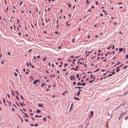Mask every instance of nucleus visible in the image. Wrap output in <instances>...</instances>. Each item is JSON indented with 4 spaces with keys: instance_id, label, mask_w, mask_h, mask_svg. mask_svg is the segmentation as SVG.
<instances>
[{
    "instance_id": "nucleus-1",
    "label": "nucleus",
    "mask_w": 128,
    "mask_h": 128,
    "mask_svg": "<svg viewBox=\"0 0 128 128\" xmlns=\"http://www.w3.org/2000/svg\"><path fill=\"white\" fill-rule=\"evenodd\" d=\"M90 113L91 114V116H90V117L91 118H92L93 115L94 113L93 111H92L90 112Z\"/></svg>"
},
{
    "instance_id": "nucleus-2",
    "label": "nucleus",
    "mask_w": 128,
    "mask_h": 128,
    "mask_svg": "<svg viewBox=\"0 0 128 128\" xmlns=\"http://www.w3.org/2000/svg\"><path fill=\"white\" fill-rule=\"evenodd\" d=\"M38 106L40 107H42V108H44V106H43L42 104H38Z\"/></svg>"
},
{
    "instance_id": "nucleus-3",
    "label": "nucleus",
    "mask_w": 128,
    "mask_h": 128,
    "mask_svg": "<svg viewBox=\"0 0 128 128\" xmlns=\"http://www.w3.org/2000/svg\"><path fill=\"white\" fill-rule=\"evenodd\" d=\"M74 76H71L70 77V80H72L73 79L72 78H74Z\"/></svg>"
},
{
    "instance_id": "nucleus-4",
    "label": "nucleus",
    "mask_w": 128,
    "mask_h": 128,
    "mask_svg": "<svg viewBox=\"0 0 128 128\" xmlns=\"http://www.w3.org/2000/svg\"><path fill=\"white\" fill-rule=\"evenodd\" d=\"M71 70H74L75 71H77L78 70V69L76 68H71Z\"/></svg>"
},
{
    "instance_id": "nucleus-5",
    "label": "nucleus",
    "mask_w": 128,
    "mask_h": 128,
    "mask_svg": "<svg viewBox=\"0 0 128 128\" xmlns=\"http://www.w3.org/2000/svg\"><path fill=\"white\" fill-rule=\"evenodd\" d=\"M78 88V89H80V88H82V87H75L74 88Z\"/></svg>"
},
{
    "instance_id": "nucleus-6",
    "label": "nucleus",
    "mask_w": 128,
    "mask_h": 128,
    "mask_svg": "<svg viewBox=\"0 0 128 128\" xmlns=\"http://www.w3.org/2000/svg\"><path fill=\"white\" fill-rule=\"evenodd\" d=\"M36 81V80H35L33 82V84H36L37 83Z\"/></svg>"
},
{
    "instance_id": "nucleus-7",
    "label": "nucleus",
    "mask_w": 128,
    "mask_h": 128,
    "mask_svg": "<svg viewBox=\"0 0 128 128\" xmlns=\"http://www.w3.org/2000/svg\"><path fill=\"white\" fill-rule=\"evenodd\" d=\"M80 85L81 86L82 85V83H80V82H78V86Z\"/></svg>"
},
{
    "instance_id": "nucleus-8",
    "label": "nucleus",
    "mask_w": 128,
    "mask_h": 128,
    "mask_svg": "<svg viewBox=\"0 0 128 128\" xmlns=\"http://www.w3.org/2000/svg\"><path fill=\"white\" fill-rule=\"evenodd\" d=\"M123 50V48H120L119 49V52L122 51Z\"/></svg>"
},
{
    "instance_id": "nucleus-9",
    "label": "nucleus",
    "mask_w": 128,
    "mask_h": 128,
    "mask_svg": "<svg viewBox=\"0 0 128 128\" xmlns=\"http://www.w3.org/2000/svg\"><path fill=\"white\" fill-rule=\"evenodd\" d=\"M36 112L37 113H40L41 112L39 110H37L36 111Z\"/></svg>"
},
{
    "instance_id": "nucleus-10",
    "label": "nucleus",
    "mask_w": 128,
    "mask_h": 128,
    "mask_svg": "<svg viewBox=\"0 0 128 128\" xmlns=\"http://www.w3.org/2000/svg\"><path fill=\"white\" fill-rule=\"evenodd\" d=\"M74 99L77 100H80L79 98H78L76 97H74Z\"/></svg>"
},
{
    "instance_id": "nucleus-11",
    "label": "nucleus",
    "mask_w": 128,
    "mask_h": 128,
    "mask_svg": "<svg viewBox=\"0 0 128 128\" xmlns=\"http://www.w3.org/2000/svg\"><path fill=\"white\" fill-rule=\"evenodd\" d=\"M124 114H125V113H124V112L120 114V116H123V115Z\"/></svg>"
},
{
    "instance_id": "nucleus-12",
    "label": "nucleus",
    "mask_w": 128,
    "mask_h": 128,
    "mask_svg": "<svg viewBox=\"0 0 128 128\" xmlns=\"http://www.w3.org/2000/svg\"><path fill=\"white\" fill-rule=\"evenodd\" d=\"M111 47H112V46H111V44L109 47L107 48L108 49H110L111 48Z\"/></svg>"
},
{
    "instance_id": "nucleus-13",
    "label": "nucleus",
    "mask_w": 128,
    "mask_h": 128,
    "mask_svg": "<svg viewBox=\"0 0 128 128\" xmlns=\"http://www.w3.org/2000/svg\"><path fill=\"white\" fill-rule=\"evenodd\" d=\"M42 84H42L41 85V87L43 86H45L46 85L44 83H42Z\"/></svg>"
},
{
    "instance_id": "nucleus-14",
    "label": "nucleus",
    "mask_w": 128,
    "mask_h": 128,
    "mask_svg": "<svg viewBox=\"0 0 128 128\" xmlns=\"http://www.w3.org/2000/svg\"><path fill=\"white\" fill-rule=\"evenodd\" d=\"M46 57H45L43 59V60L44 61H45L46 60Z\"/></svg>"
},
{
    "instance_id": "nucleus-15",
    "label": "nucleus",
    "mask_w": 128,
    "mask_h": 128,
    "mask_svg": "<svg viewBox=\"0 0 128 128\" xmlns=\"http://www.w3.org/2000/svg\"><path fill=\"white\" fill-rule=\"evenodd\" d=\"M80 92H78L77 93V96H78L80 95Z\"/></svg>"
},
{
    "instance_id": "nucleus-16",
    "label": "nucleus",
    "mask_w": 128,
    "mask_h": 128,
    "mask_svg": "<svg viewBox=\"0 0 128 128\" xmlns=\"http://www.w3.org/2000/svg\"><path fill=\"white\" fill-rule=\"evenodd\" d=\"M68 6L70 8L71 6V4H69L68 3Z\"/></svg>"
},
{
    "instance_id": "nucleus-17",
    "label": "nucleus",
    "mask_w": 128,
    "mask_h": 128,
    "mask_svg": "<svg viewBox=\"0 0 128 128\" xmlns=\"http://www.w3.org/2000/svg\"><path fill=\"white\" fill-rule=\"evenodd\" d=\"M94 81V80H90L89 81V82L90 83H92Z\"/></svg>"
},
{
    "instance_id": "nucleus-18",
    "label": "nucleus",
    "mask_w": 128,
    "mask_h": 128,
    "mask_svg": "<svg viewBox=\"0 0 128 128\" xmlns=\"http://www.w3.org/2000/svg\"><path fill=\"white\" fill-rule=\"evenodd\" d=\"M2 100H3V101L4 103V104H5V102H6V101H5V100L4 98H2Z\"/></svg>"
},
{
    "instance_id": "nucleus-19",
    "label": "nucleus",
    "mask_w": 128,
    "mask_h": 128,
    "mask_svg": "<svg viewBox=\"0 0 128 128\" xmlns=\"http://www.w3.org/2000/svg\"><path fill=\"white\" fill-rule=\"evenodd\" d=\"M99 70V69H98V68L94 72H97V71H98V70Z\"/></svg>"
},
{
    "instance_id": "nucleus-20",
    "label": "nucleus",
    "mask_w": 128,
    "mask_h": 128,
    "mask_svg": "<svg viewBox=\"0 0 128 128\" xmlns=\"http://www.w3.org/2000/svg\"><path fill=\"white\" fill-rule=\"evenodd\" d=\"M79 74H76V77H79Z\"/></svg>"
},
{
    "instance_id": "nucleus-21",
    "label": "nucleus",
    "mask_w": 128,
    "mask_h": 128,
    "mask_svg": "<svg viewBox=\"0 0 128 128\" xmlns=\"http://www.w3.org/2000/svg\"><path fill=\"white\" fill-rule=\"evenodd\" d=\"M12 94L14 96H15V94L14 92H13V91L12 90Z\"/></svg>"
},
{
    "instance_id": "nucleus-22",
    "label": "nucleus",
    "mask_w": 128,
    "mask_h": 128,
    "mask_svg": "<svg viewBox=\"0 0 128 128\" xmlns=\"http://www.w3.org/2000/svg\"><path fill=\"white\" fill-rule=\"evenodd\" d=\"M75 59H74L72 60V61L73 62L72 63L73 64H74V62L75 61Z\"/></svg>"
},
{
    "instance_id": "nucleus-23",
    "label": "nucleus",
    "mask_w": 128,
    "mask_h": 128,
    "mask_svg": "<svg viewBox=\"0 0 128 128\" xmlns=\"http://www.w3.org/2000/svg\"><path fill=\"white\" fill-rule=\"evenodd\" d=\"M126 59H127L128 58V55L126 54Z\"/></svg>"
},
{
    "instance_id": "nucleus-24",
    "label": "nucleus",
    "mask_w": 128,
    "mask_h": 128,
    "mask_svg": "<svg viewBox=\"0 0 128 128\" xmlns=\"http://www.w3.org/2000/svg\"><path fill=\"white\" fill-rule=\"evenodd\" d=\"M112 75V74H109L108 75V77H110V76H111Z\"/></svg>"
},
{
    "instance_id": "nucleus-25",
    "label": "nucleus",
    "mask_w": 128,
    "mask_h": 128,
    "mask_svg": "<svg viewBox=\"0 0 128 128\" xmlns=\"http://www.w3.org/2000/svg\"><path fill=\"white\" fill-rule=\"evenodd\" d=\"M83 126H80L79 127V128H83Z\"/></svg>"
},
{
    "instance_id": "nucleus-26",
    "label": "nucleus",
    "mask_w": 128,
    "mask_h": 128,
    "mask_svg": "<svg viewBox=\"0 0 128 128\" xmlns=\"http://www.w3.org/2000/svg\"><path fill=\"white\" fill-rule=\"evenodd\" d=\"M67 66V64L66 63H65L64 65V67L66 66Z\"/></svg>"
},
{
    "instance_id": "nucleus-27",
    "label": "nucleus",
    "mask_w": 128,
    "mask_h": 128,
    "mask_svg": "<svg viewBox=\"0 0 128 128\" xmlns=\"http://www.w3.org/2000/svg\"><path fill=\"white\" fill-rule=\"evenodd\" d=\"M121 63V62H118L117 63V64H116V65H118L119 64H120Z\"/></svg>"
},
{
    "instance_id": "nucleus-28",
    "label": "nucleus",
    "mask_w": 128,
    "mask_h": 128,
    "mask_svg": "<svg viewBox=\"0 0 128 128\" xmlns=\"http://www.w3.org/2000/svg\"><path fill=\"white\" fill-rule=\"evenodd\" d=\"M74 41H75V39L74 38H73L72 40V42L73 43H74Z\"/></svg>"
},
{
    "instance_id": "nucleus-29",
    "label": "nucleus",
    "mask_w": 128,
    "mask_h": 128,
    "mask_svg": "<svg viewBox=\"0 0 128 128\" xmlns=\"http://www.w3.org/2000/svg\"><path fill=\"white\" fill-rule=\"evenodd\" d=\"M86 83H83L82 84V85L83 86H84L85 85Z\"/></svg>"
},
{
    "instance_id": "nucleus-30",
    "label": "nucleus",
    "mask_w": 128,
    "mask_h": 128,
    "mask_svg": "<svg viewBox=\"0 0 128 128\" xmlns=\"http://www.w3.org/2000/svg\"><path fill=\"white\" fill-rule=\"evenodd\" d=\"M14 75L16 76H17V74L15 72H14Z\"/></svg>"
},
{
    "instance_id": "nucleus-31",
    "label": "nucleus",
    "mask_w": 128,
    "mask_h": 128,
    "mask_svg": "<svg viewBox=\"0 0 128 128\" xmlns=\"http://www.w3.org/2000/svg\"><path fill=\"white\" fill-rule=\"evenodd\" d=\"M92 74H90V78H92L93 77V76H92Z\"/></svg>"
},
{
    "instance_id": "nucleus-32",
    "label": "nucleus",
    "mask_w": 128,
    "mask_h": 128,
    "mask_svg": "<svg viewBox=\"0 0 128 128\" xmlns=\"http://www.w3.org/2000/svg\"><path fill=\"white\" fill-rule=\"evenodd\" d=\"M20 97H21V99L22 100H24V98H23L22 96L21 95L20 96Z\"/></svg>"
},
{
    "instance_id": "nucleus-33",
    "label": "nucleus",
    "mask_w": 128,
    "mask_h": 128,
    "mask_svg": "<svg viewBox=\"0 0 128 128\" xmlns=\"http://www.w3.org/2000/svg\"><path fill=\"white\" fill-rule=\"evenodd\" d=\"M24 114L25 115V116L27 117H28V116L27 115L26 113H24Z\"/></svg>"
},
{
    "instance_id": "nucleus-34",
    "label": "nucleus",
    "mask_w": 128,
    "mask_h": 128,
    "mask_svg": "<svg viewBox=\"0 0 128 128\" xmlns=\"http://www.w3.org/2000/svg\"><path fill=\"white\" fill-rule=\"evenodd\" d=\"M7 95V96H8V98H10V96L9 95V94H8Z\"/></svg>"
},
{
    "instance_id": "nucleus-35",
    "label": "nucleus",
    "mask_w": 128,
    "mask_h": 128,
    "mask_svg": "<svg viewBox=\"0 0 128 128\" xmlns=\"http://www.w3.org/2000/svg\"><path fill=\"white\" fill-rule=\"evenodd\" d=\"M112 48L114 49V44H112Z\"/></svg>"
},
{
    "instance_id": "nucleus-36",
    "label": "nucleus",
    "mask_w": 128,
    "mask_h": 128,
    "mask_svg": "<svg viewBox=\"0 0 128 128\" xmlns=\"http://www.w3.org/2000/svg\"><path fill=\"white\" fill-rule=\"evenodd\" d=\"M8 7H7L6 8V12L7 10H8Z\"/></svg>"
},
{
    "instance_id": "nucleus-37",
    "label": "nucleus",
    "mask_w": 128,
    "mask_h": 128,
    "mask_svg": "<svg viewBox=\"0 0 128 128\" xmlns=\"http://www.w3.org/2000/svg\"><path fill=\"white\" fill-rule=\"evenodd\" d=\"M26 65H27V66H28V67L29 66V64L28 63H26Z\"/></svg>"
},
{
    "instance_id": "nucleus-38",
    "label": "nucleus",
    "mask_w": 128,
    "mask_h": 128,
    "mask_svg": "<svg viewBox=\"0 0 128 128\" xmlns=\"http://www.w3.org/2000/svg\"><path fill=\"white\" fill-rule=\"evenodd\" d=\"M73 84L74 85H75L76 84V83L74 82H73Z\"/></svg>"
},
{
    "instance_id": "nucleus-39",
    "label": "nucleus",
    "mask_w": 128,
    "mask_h": 128,
    "mask_svg": "<svg viewBox=\"0 0 128 128\" xmlns=\"http://www.w3.org/2000/svg\"><path fill=\"white\" fill-rule=\"evenodd\" d=\"M120 70V69H118L116 70V71L117 72H118Z\"/></svg>"
},
{
    "instance_id": "nucleus-40",
    "label": "nucleus",
    "mask_w": 128,
    "mask_h": 128,
    "mask_svg": "<svg viewBox=\"0 0 128 128\" xmlns=\"http://www.w3.org/2000/svg\"><path fill=\"white\" fill-rule=\"evenodd\" d=\"M46 118H44V121H46Z\"/></svg>"
},
{
    "instance_id": "nucleus-41",
    "label": "nucleus",
    "mask_w": 128,
    "mask_h": 128,
    "mask_svg": "<svg viewBox=\"0 0 128 128\" xmlns=\"http://www.w3.org/2000/svg\"><path fill=\"white\" fill-rule=\"evenodd\" d=\"M32 49H30L29 50H28V52H30L32 51Z\"/></svg>"
},
{
    "instance_id": "nucleus-42",
    "label": "nucleus",
    "mask_w": 128,
    "mask_h": 128,
    "mask_svg": "<svg viewBox=\"0 0 128 128\" xmlns=\"http://www.w3.org/2000/svg\"><path fill=\"white\" fill-rule=\"evenodd\" d=\"M4 60H3L1 62V64H3L4 63Z\"/></svg>"
},
{
    "instance_id": "nucleus-43",
    "label": "nucleus",
    "mask_w": 128,
    "mask_h": 128,
    "mask_svg": "<svg viewBox=\"0 0 128 128\" xmlns=\"http://www.w3.org/2000/svg\"><path fill=\"white\" fill-rule=\"evenodd\" d=\"M9 104H8V105L9 106H11V103H10V102H9Z\"/></svg>"
},
{
    "instance_id": "nucleus-44",
    "label": "nucleus",
    "mask_w": 128,
    "mask_h": 128,
    "mask_svg": "<svg viewBox=\"0 0 128 128\" xmlns=\"http://www.w3.org/2000/svg\"><path fill=\"white\" fill-rule=\"evenodd\" d=\"M100 14L101 16H103V14Z\"/></svg>"
},
{
    "instance_id": "nucleus-45",
    "label": "nucleus",
    "mask_w": 128,
    "mask_h": 128,
    "mask_svg": "<svg viewBox=\"0 0 128 128\" xmlns=\"http://www.w3.org/2000/svg\"><path fill=\"white\" fill-rule=\"evenodd\" d=\"M128 67V66H125L124 68V69H125L127 67Z\"/></svg>"
},
{
    "instance_id": "nucleus-46",
    "label": "nucleus",
    "mask_w": 128,
    "mask_h": 128,
    "mask_svg": "<svg viewBox=\"0 0 128 128\" xmlns=\"http://www.w3.org/2000/svg\"><path fill=\"white\" fill-rule=\"evenodd\" d=\"M22 2H20V6L22 5Z\"/></svg>"
},
{
    "instance_id": "nucleus-47",
    "label": "nucleus",
    "mask_w": 128,
    "mask_h": 128,
    "mask_svg": "<svg viewBox=\"0 0 128 128\" xmlns=\"http://www.w3.org/2000/svg\"><path fill=\"white\" fill-rule=\"evenodd\" d=\"M20 105H21V106H23V104H22V103H21V102H20Z\"/></svg>"
},
{
    "instance_id": "nucleus-48",
    "label": "nucleus",
    "mask_w": 128,
    "mask_h": 128,
    "mask_svg": "<svg viewBox=\"0 0 128 128\" xmlns=\"http://www.w3.org/2000/svg\"><path fill=\"white\" fill-rule=\"evenodd\" d=\"M38 125L37 124H35V126H38Z\"/></svg>"
},
{
    "instance_id": "nucleus-49",
    "label": "nucleus",
    "mask_w": 128,
    "mask_h": 128,
    "mask_svg": "<svg viewBox=\"0 0 128 128\" xmlns=\"http://www.w3.org/2000/svg\"><path fill=\"white\" fill-rule=\"evenodd\" d=\"M8 55H9V56H10V52H8Z\"/></svg>"
},
{
    "instance_id": "nucleus-50",
    "label": "nucleus",
    "mask_w": 128,
    "mask_h": 128,
    "mask_svg": "<svg viewBox=\"0 0 128 128\" xmlns=\"http://www.w3.org/2000/svg\"><path fill=\"white\" fill-rule=\"evenodd\" d=\"M16 98L17 100H18V96H16Z\"/></svg>"
},
{
    "instance_id": "nucleus-51",
    "label": "nucleus",
    "mask_w": 128,
    "mask_h": 128,
    "mask_svg": "<svg viewBox=\"0 0 128 128\" xmlns=\"http://www.w3.org/2000/svg\"><path fill=\"white\" fill-rule=\"evenodd\" d=\"M127 118V119H128V116L126 117L125 118V119L126 120V119Z\"/></svg>"
},
{
    "instance_id": "nucleus-52",
    "label": "nucleus",
    "mask_w": 128,
    "mask_h": 128,
    "mask_svg": "<svg viewBox=\"0 0 128 128\" xmlns=\"http://www.w3.org/2000/svg\"><path fill=\"white\" fill-rule=\"evenodd\" d=\"M37 57L38 58H40V56H37Z\"/></svg>"
},
{
    "instance_id": "nucleus-53",
    "label": "nucleus",
    "mask_w": 128,
    "mask_h": 128,
    "mask_svg": "<svg viewBox=\"0 0 128 128\" xmlns=\"http://www.w3.org/2000/svg\"><path fill=\"white\" fill-rule=\"evenodd\" d=\"M35 117H37H37H39V116H38V115H36V116H35Z\"/></svg>"
},
{
    "instance_id": "nucleus-54",
    "label": "nucleus",
    "mask_w": 128,
    "mask_h": 128,
    "mask_svg": "<svg viewBox=\"0 0 128 128\" xmlns=\"http://www.w3.org/2000/svg\"><path fill=\"white\" fill-rule=\"evenodd\" d=\"M115 73V72H112V75L113 74H114Z\"/></svg>"
},
{
    "instance_id": "nucleus-55",
    "label": "nucleus",
    "mask_w": 128,
    "mask_h": 128,
    "mask_svg": "<svg viewBox=\"0 0 128 128\" xmlns=\"http://www.w3.org/2000/svg\"><path fill=\"white\" fill-rule=\"evenodd\" d=\"M105 71V70H101V71L102 72H104Z\"/></svg>"
},
{
    "instance_id": "nucleus-56",
    "label": "nucleus",
    "mask_w": 128,
    "mask_h": 128,
    "mask_svg": "<svg viewBox=\"0 0 128 128\" xmlns=\"http://www.w3.org/2000/svg\"><path fill=\"white\" fill-rule=\"evenodd\" d=\"M98 2L97 1H96V4L97 5L98 4Z\"/></svg>"
},
{
    "instance_id": "nucleus-57",
    "label": "nucleus",
    "mask_w": 128,
    "mask_h": 128,
    "mask_svg": "<svg viewBox=\"0 0 128 128\" xmlns=\"http://www.w3.org/2000/svg\"><path fill=\"white\" fill-rule=\"evenodd\" d=\"M30 126H34V124H30Z\"/></svg>"
},
{
    "instance_id": "nucleus-58",
    "label": "nucleus",
    "mask_w": 128,
    "mask_h": 128,
    "mask_svg": "<svg viewBox=\"0 0 128 128\" xmlns=\"http://www.w3.org/2000/svg\"><path fill=\"white\" fill-rule=\"evenodd\" d=\"M61 46H59L58 47V49H60L61 48Z\"/></svg>"
},
{
    "instance_id": "nucleus-59",
    "label": "nucleus",
    "mask_w": 128,
    "mask_h": 128,
    "mask_svg": "<svg viewBox=\"0 0 128 128\" xmlns=\"http://www.w3.org/2000/svg\"><path fill=\"white\" fill-rule=\"evenodd\" d=\"M46 81L47 82H49V80H46Z\"/></svg>"
},
{
    "instance_id": "nucleus-60",
    "label": "nucleus",
    "mask_w": 128,
    "mask_h": 128,
    "mask_svg": "<svg viewBox=\"0 0 128 128\" xmlns=\"http://www.w3.org/2000/svg\"><path fill=\"white\" fill-rule=\"evenodd\" d=\"M16 93H17V94L18 95H19V94H18V91H16Z\"/></svg>"
},
{
    "instance_id": "nucleus-61",
    "label": "nucleus",
    "mask_w": 128,
    "mask_h": 128,
    "mask_svg": "<svg viewBox=\"0 0 128 128\" xmlns=\"http://www.w3.org/2000/svg\"><path fill=\"white\" fill-rule=\"evenodd\" d=\"M31 26L33 28H34V26H33L32 25V24H31Z\"/></svg>"
},
{
    "instance_id": "nucleus-62",
    "label": "nucleus",
    "mask_w": 128,
    "mask_h": 128,
    "mask_svg": "<svg viewBox=\"0 0 128 128\" xmlns=\"http://www.w3.org/2000/svg\"><path fill=\"white\" fill-rule=\"evenodd\" d=\"M62 9H61V10L60 12H61V13H62Z\"/></svg>"
},
{
    "instance_id": "nucleus-63",
    "label": "nucleus",
    "mask_w": 128,
    "mask_h": 128,
    "mask_svg": "<svg viewBox=\"0 0 128 128\" xmlns=\"http://www.w3.org/2000/svg\"><path fill=\"white\" fill-rule=\"evenodd\" d=\"M18 34L19 35H21V33L20 32H19V33H18Z\"/></svg>"
},
{
    "instance_id": "nucleus-64",
    "label": "nucleus",
    "mask_w": 128,
    "mask_h": 128,
    "mask_svg": "<svg viewBox=\"0 0 128 128\" xmlns=\"http://www.w3.org/2000/svg\"><path fill=\"white\" fill-rule=\"evenodd\" d=\"M94 8V6H92L91 7V8Z\"/></svg>"
}]
</instances>
